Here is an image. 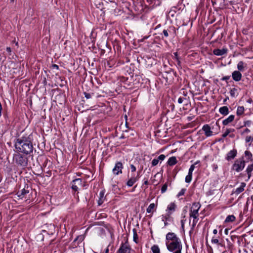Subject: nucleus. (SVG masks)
<instances>
[{"label": "nucleus", "instance_id": "nucleus-1", "mask_svg": "<svg viewBox=\"0 0 253 253\" xmlns=\"http://www.w3.org/2000/svg\"><path fill=\"white\" fill-rule=\"evenodd\" d=\"M15 147L17 151L26 154H30L33 150V146L30 136L17 138Z\"/></svg>", "mask_w": 253, "mask_h": 253}, {"label": "nucleus", "instance_id": "nucleus-2", "mask_svg": "<svg viewBox=\"0 0 253 253\" xmlns=\"http://www.w3.org/2000/svg\"><path fill=\"white\" fill-rule=\"evenodd\" d=\"M167 249L170 252L173 253H181L182 245L180 240L173 242H166Z\"/></svg>", "mask_w": 253, "mask_h": 253}, {"label": "nucleus", "instance_id": "nucleus-3", "mask_svg": "<svg viewBox=\"0 0 253 253\" xmlns=\"http://www.w3.org/2000/svg\"><path fill=\"white\" fill-rule=\"evenodd\" d=\"M14 160L20 167L25 168L28 166V158L26 156L18 153L13 157Z\"/></svg>", "mask_w": 253, "mask_h": 253}, {"label": "nucleus", "instance_id": "nucleus-4", "mask_svg": "<svg viewBox=\"0 0 253 253\" xmlns=\"http://www.w3.org/2000/svg\"><path fill=\"white\" fill-rule=\"evenodd\" d=\"M201 207L199 203H194L193 204L190 210V217L193 218H196L199 216V210Z\"/></svg>", "mask_w": 253, "mask_h": 253}, {"label": "nucleus", "instance_id": "nucleus-5", "mask_svg": "<svg viewBox=\"0 0 253 253\" xmlns=\"http://www.w3.org/2000/svg\"><path fill=\"white\" fill-rule=\"evenodd\" d=\"M245 166V162L243 160L239 159L235 161L233 166V169L239 172L243 169Z\"/></svg>", "mask_w": 253, "mask_h": 253}, {"label": "nucleus", "instance_id": "nucleus-6", "mask_svg": "<svg viewBox=\"0 0 253 253\" xmlns=\"http://www.w3.org/2000/svg\"><path fill=\"white\" fill-rule=\"evenodd\" d=\"M123 164L121 162H118L116 164L115 168L113 169L114 174L118 175L122 172Z\"/></svg>", "mask_w": 253, "mask_h": 253}, {"label": "nucleus", "instance_id": "nucleus-7", "mask_svg": "<svg viewBox=\"0 0 253 253\" xmlns=\"http://www.w3.org/2000/svg\"><path fill=\"white\" fill-rule=\"evenodd\" d=\"M167 242H173L180 240L174 233H169L166 235Z\"/></svg>", "mask_w": 253, "mask_h": 253}, {"label": "nucleus", "instance_id": "nucleus-8", "mask_svg": "<svg viewBox=\"0 0 253 253\" xmlns=\"http://www.w3.org/2000/svg\"><path fill=\"white\" fill-rule=\"evenodd\" d=\"M119 253H130V248L126 244H123L118 250Z\"/></svg>", "mask_w": 253, "mask_h": 253}, {"label": "nucleus", "instance_id": "nucleus-9", "mask_svg": "<svg viewBox=\"0 0 253 253\" xmlns=\"http://www.w3.org/2000/svg\"><path fill=\"white\" fill-rule=\"evenodd\" d=\"M82 179L80 178H77L74 180L72 181V188L75 191H77L78 189V186L82 185Z\"/></svg>", "mask_w": 253, "mask_h": 253}, {"label": "nucleus", "instance_id": "nucleus-10", "mask_svg": "<svg viewBox=\"0 0 253 253\" xmlns=\"http://www.w3.org/2000/svg\"><path fill=\"white\" fill-rule=\"evenodd\" d=\"M202 129L205 132V134L207 137L211 136L212 135L213 132L211 129V127L208 125H205Z\"/></svg>", "mask_w": 253, "mask_h": 253}, {"label": "nucleus", "instance_id": "nucleus-11", "mask_svg": "<svg viewBox=\"0 0 253 253\" xmlns=\"http://www.w3.org/2000/svg\"><path fill=\"white\" fill-rule=\"evenodd\" d=\"M232 77L234 81L238 82L241 80L242 74L239 71H235L232 73Z\"/></svg>", "mask_w": 253, "mask_h": 253}, {"label": "nucleus", "instance_id": "nucleus-12", "mask_svg": "<svg viewBox=\"0 0 253 253\" xmlns=\"http://www.w3.org/2000/svg\"><path fill=\"white\" fill-rule=\"evenodd\" d=\"M227 51V49L226 48H222L221 49H215L213 51V53L214 54L217 56H221L224 54H226Z\"/></svg>", "mask_w": 253, "mask_h": 253}, {"label": "nucleus", "instance_id": "nucleus-13", "mask_svg": "<svg viewBox=\"0 0 253 253\" xmlns=\"http://www.w3.org/2000/svg\"><path fill=\"white\" fill-rule=\"evenodd\" d=\"M139 177V173H138L137 176L131 177L127 182V185L129 187L132 186L134 184V183L138 180Z\"/></svg>", "mask_w": 253, "mask_h": 253}, {"label": "nucleus", "instance_id": "nucleus-14", "mask_svg": "<svg viewBox=\"0 0 253 253\" xmlns=\"http://www.w3.org/2000/svg\"><path fill=\"white\" fill-rule=\"evenodd\" d=\"M236 154L237 151L236 150H232L227 154L226 159L228 161L233 159L236 156Z\"/></svg>", "mask_w": 253, "mask_h": 253}, {"label": "nucleus", "instance_id": "nucleus-15", "mask_svg": "<svg viewBox=\"0 0 253 253\" xmlns=\"http://www.w3.org/2000/svg\"><path fill=\"white\" fill-rule=\"evenodd\" d=\"M246 184L245 182H242L239 187L237 188L234 193L236 194H239L244 190Z\"/></svg>", "mask_w": 253, "mask_h": 253}, {"label": "nucleus", "instance_id": "nucleus-16", "mask_svg": "<svg viewBox=\"0 0 253 253\" xmlns=\"http://www.w3.org/2000/svg\"><path fill=\"white\" fill-rule=\"evenodd\" d=\"M234 116L233 115H230L227 119L224 120L223 121L222 123L224 126H226L228 124L232 122L234 120Z\"/></svg>", "mask_w": 253, "mask_h": 253}, {"label": "nucleus", "instance_id": "nucleus-17", "mask_svg": "<svg viewBox=\"0 0 253 253\" xmlns=\"http://www.w3.org/2000/svg\"><path fill=\"white\" fill-rule=\"evenodd\" d=\"M219 111L220 114L223 115H227L229 113V109L227 106H223L220 107Z\"/></svg>", "mask_w": 253, "mask_h": 253}, {"label": "nucleus", "instance_id": "nucleus-18", "mask_svg": "<svg viewBox=\"0 0 253 253\" xmlns=\"http://www.w3.org/2000/svg\"><path fill=\"white\" fill-rule=\"evenodd\" d=\"M176 205L174 203H171L170 204H169L167 208V211H168V212H173L176 208Z\"/></svg>", "mask_w": 253, "mask_h": 253}, {"label": "nucleus", "instance_id": "nucleus-19", "mask_svg": "<svg viewBox=\"0 0 253 253\" xmlns=\"http://www.w3.org/2000/svg\"><path fill=\"white\" fill-rule=\"evenodd\" d=\"M176 163H177V160L175 157H170V158H169V159L168 161V164L169 166H173V165H175V164H176Z\"/></svg>", "mask_w": 253, "mask_h": 253}, {"label": "nucleus", "instance_id": "nucleus-20", "mask_svg": "<svg viewBox=\"0 0 253 253\" xmlns=\"http://www.w3.org/2000/svg\"><path fill=\"white\" fill-rule=\"evenodd\" d=\"M253 171V164L248 166L246 171L248 175V178H250L251 176V172Z\"/></svg>", "mask_w": 253, "mask_h": 253}, {"label": "nucleus", "instance_id": "nucleus-21", "mask_svg": "<svg viewBox=\"0 0 253 253\" xmlns=\"http://www.w3.org/2000/svg\"><path fill=\"white\" fill-rule=\"evenodd\" d=\"M235 220V217L233 215H228L226 219L225 220V222H233Z\"/></svg>", "mask_w": 253, "mask_h": 253}, {"label": "nucleus", "instance_id": "nucleus-22", "mask_svg": "<svg viewBox=\"0 0 253 253\" xmlns=\"http://www.w3.org/2000/svg\"><path fill=\"white\" fill-rule=\"evenodd\" d=\"M244 107L243 106H239L237 110V114L238 115H241L244 112Z\"/></svg>", "mask_w": 253, "mask_h": 253}, {"label": "nucleus", "instance_id": "nucleus-23", "mask_svg": "<svg viewBox=\"0 0 253 253\" xmlns=\"http://www.w3.org/2000/svg\"><path fill=\"white\" fill-rule=\"evenodd\" d=\"M28 189V187H27V189H25V188H24L23 189H22L20 191H19L18 193H20L19 196H23L27 193H28L29 192V190Z\"/></svg>", "mask_w": 253, "mask_h": 253}, {"label": "nucleus", "instance_id": "nucleus-24", "mask_svg": "<svg viewBox=\"0 0 253 253\" xmlns=\"http://www.w3.org/2000/svg\"><path fill=\"white\" fill-rule=\"evenodd\" d=\"M99 195H100V197L98 201V205H101L103 202L104 195V192H101L100 193Z\"/></svg>", "mask_w": 253, "mask_h": 253}, {"label": "nucleus", "instance_id": "nucleus-25", "mask_svg": "<svg viewBox=\"0 0 253 253\" xmlns=\"http://www.w3.org/2000/svg\"><path fill=\"white\" fill-rule=\"evenodd\" d=\"M244 63L243 61H240L237 65V68L239 71H243L244 69Z\"/></svg>", "mask_w": 253, "mask_h": 253}, {"label": "nucleus", "instance_id": "nucleus-26", "mask_svg": "<svg viewBox=\"0 0 253 253\" xmlns=\"http://www.w3.org/2000/svg\"><path fill=\"white\" fill-rule=\"evenodd\" d=\"M151 250L153 253H160V249L157 245H154L151 247Z\"/></svg>", "mask_w": 253, "mask_h": 253}, {"label": "nucleus", "instance_id": "nucleus-27", "mask_svg": "<svg viewBox=\"0 0 253 253\" xmlns=\"http://www.w3.org/2000/svg\"><path fill=\"white\" fill-rule=\"evenodd\" d=\"M155 205L154 203L151 204L148 208L147 209V212L148 213H151L153 212V210L155 208Z\"/></svg>", "mask_w": 253, "mask_h": 253}, {"label": "nucleus", "instance_id": "nucleus-28", "mask_svg": "<svg viewBox=\"0 0 253 253\" xmlns=\"http://www.w3.org/2000/svg\"><path fill=\"white\" fill-rule=\"evenodd\" d=\"M171 214V212H168L167 214L164 216H162V221H165V220H169L170 218V214Z\"/></svg>", "mask_w": 253, "mask_h": 253}, {"label": "nucleus", "instance_id": "nucleus-29", "mask_svg": "<svg viewBox=\"0 0 253 253\" xmlns=\"http://www.w3.org/2000/svg\"><path fill=\"white\" fill-rule=\"evenodd\" d=\"M192 174L188 172V174L185 177V182L189 183L192 180Z\"/></svg>", "mask_w": 253, "mask_h": 253}, {"label": "nucleus", "instance_id": "nucleus-30", "mask_svg": "<svg viewBox=\"0 0 253 253\" xmlns=\"http://www.w3.org/2000/svg\"><path fill=\"white\" fill-rule=\"evenodd\" d=\"M233 129H226L225 132L222 134L223 137H226L231 132L233 131Z\"/></svg>", "mask_w": 253, "mask_h": 253}, {"label": "nucleus", "instance_id": "nucleus-31", "mask_svg": "<svg viewBox=\"0 0 253 253\" xmlns=\"http://www.w3.org/2000/svg\"><path fill=\"white\" fill-rule=\"evenodd\" d=\"M133 241L135 243H137V240L138 239V236H137V233H136V231L135 229H134L133 230Z\"/></svg>", "mask_w": 253, "mask_h": 253}, {"label": "nucleus", "instance_id": "nucleus-32", "mask_svg": "<svg viewBox=\"0 0 253 253\" xmlns=\"http://www.w3.org/2000/svg\"><path fill=\"white\" fill-rule=\"evenodd\" d=\"M237 92V89L235 88H233L230 90V93L231 96L235 97L236 95V93Z\"/></svg>", "mask_w": 253, "mask_h": 253}, {"label": "nucleus", "instance_id": "nucleus-33", "mask_svg": "<svg viewBox=\"0 0 253 253\" xmlns=\"http://www.w3.org/2000/svg\"><path fill=\"white\" fill-rule=\"evenodd\" d=\"M245 156L247 157L248 159H250L252 157V153L248 151H245Z\"/></svg>", "mask_w": 253, "mask_h": 253}, {"label": "nucleus", "instance_id": "nucleus-34", "mask_svg": "<svg viewBox=\"0 0 253 253\" xmlns=\"http://www.w3.org/2000/svg\"><path fill=\"white\" fill-rule=\"evenodd\" d=\"M197 163H195L194 164L190 166V169H189V172H188L189 173L192 174V172H193V170H194V169H195V165L197 164Z\"/></svg>", "mask_w": 253, "mask_h": 253}, {"label": "nucleus", "instance_id": "nucleus-35", "mask_svg": "<svg viewBox=\"0 0 253 253\" xmlns=\"http://www.w3.org/2000/svg\"><path fill=\"white\" fill-rule=\"evenodd\" d=\"M167 187H168V185L167 183H165L162 187V189H161V192L162 193H165L166 191H167Z\"/></svg>", "mask_w": 253, "mask_h": 253}, {"label": "nucleus", "instance_id": "nucleus-36", "mask_svg": "<svg viewBox=\"0 0 253 253\" xmlns=\"http://www.w3.org/2000/svg\"><path fill=\"white\" fill-rule=\"evenodd\" d=\"M253 140V137L251 136H247L246 137V142H252Z\"/></svg>", "mask_w": 253, "mask_h": 253}, {"label": "nucleus", "instance_id": "nucleus-37", "mask_svg": "<svg viewBox=\"0 0 253 253\" xmlns=\"http://www.w3.org/2000/svg\"><path fill=\"white\" fill-rule=\"evenodd\" d=\"M198 217H196V218H193L192 225L193 228H194L195 226L196 223L198 222Z\"/></svg>", "mask_w": 253, "mask_h": 253}, {"label": "nucleus", "instance_id": "nucleus-38", "mask_svg": "<svg viewBox=\"0 0 253 253\" xmlns=\"http://www.w3.org/2000/svg\"><path fill=\"white\" fill-rule=\"evenodd\" d=\"M158 163H159V160L155 159L152 160V165L153 166H155L158 164Z\"/></svg>", "mask_w": 253, "mask_h": 253}, {"label": "nucleus", "instance_id": "nucleus-39", "mask_svg": "<svg viewBox=\"0 0 253 253\" xmlns=\"http://www.w3.org/2000/svg\"><path fill=\"white\" fill-rule=\"evenodd\" d=\"M185 189H182L181 190V191L178 193V195H177V197H180V196H182L183 195H184L185 192Z\"/></svg>", "mask_w": 253, "mask_h": 253}, {"label": "nucleus", "instance_id": "nucleus-40", "mask_svg": "<svg viewBox=\"0 0 253 253\" xmlns=\"http://www.w3.org/2000/svg\"><path fill=\"white\" fill-rule=\"evenodd\" d=\"M84 94L85 98L87 99H89L91 97V94H90V93L84 92Z\"/></svg>", "mask_w": 253, "mask_h": 253}, {"label": "nucleus", "instance_id": "nucleus-41", "mask_svg": "<svg viewBox=\"0 0 253 253\" xmlns=\"http://www.w3.org/2000/svg\"><path fill=\"white\" fill-rule=\"evenodd\" d=\"M165 157H165V156L164 155L162 154V155H160L159 156L158 159L159 160H159L163 161V160H164L165 159Z\"/></svg>", "mask_w": 253, "mask_h": 253}, {"label": "nucleus", "instance_id": "nucleus-42", "mask_svg": "<svg viewBox=\"0 0 253 253\" xmlns=\"http://www.w3.org/2000/svg\"><path fill=\"white\" fill-rule=\"evenodd\" d=\"M163 33L166 37H168L169 36V33L167 30H164Z\"/></svg>", "mask_w": 253, "mask_h": 253}, {"label": "nucleus", "instance_id": "nucleus-43", "mask_svg": "<svg viewBox=\"0 0 253 253\" xmlns=\"http://www.w3.org/2000/svg\"><path fill=\"white\" fill-rule=\"evenodd\" d=\"M130 169H131V170L132 172H134L136 170V168L133 165H130Z\"/></svg>", "mask_w": 253, "mask_h": 253}, {"label": "nucleus", "instance_id": "nucleus-44", "mask_svg": "<svg viewBox=\"0 0 253 253\" xmlns=\"http://www.w3.org/2000/svg\"><path fill=\"white\" fill-rule=\"evenodd\" d=\"M211 242L212 243H214V244H218V242H219V241L217 239H214L213 238L211 240Z\"/></svg>", "mask_w": 253, "mask_h": 253}, {"label": "nucleus", "instance_id": "nucleus-45", "mask_svg": "<svg viewBox=\"0 0 253 253\" xmlns=\"http://www.w3.org/2000/svg\"><path fill=\"white\" fill-rule=\"evenodd\" d=\"M174 58L177 60L178 63H179L180 62H179V59H178V57L177 53V52L174 53Z\"/></svg>", "mask_w": 253, "mask_h": 253}, {"label": "nucleus", "instance_id": "nucleus-46", "mask_svg": "<svg viewBox=\"0 0 253 253\" xmlns=\"http://www.w3.org/2000/svg\"><path fill=\"white\" fill-rule=\"evenodd\" d=\"M230 76H225V77L222 78V80H223V81H224V80H229L230 79Z\"/></svg>", "mask_w": 253, "mask_h": 253}, {"label": "nucleus", "instance_id": "nucleus-47", "mask_svg": "<svg viewBox=\"0 0 253 253\" xmlns=\"http://www.w3.org/2000/svg\"><path fill=\"white\" fill-rule=\"evenodd\" d=\"M250 131V129L248 128H246L244 131L243 132V133H249Z\"/></svg>", "mask_w": 253, "mask_h": 253}, {"label": "nucleus", "instance_id": "nucleus-48", "mask_svg": "<svg viewBox=\"0 0 253 253\" xmlns=\"http://www.w3.org/2000/svg\"><path fill=\"white\" fill-rule=\"evenodd\" d=\"M183 99H182V97H179V98L178 99V102L179 103H180H180H182V102H183Z\"/></svg>", "mask_w": 253, "mask_h": 253}, {"label": "nucleus", "instance_id": "nucleus-49", "mask_svg": "<svg viewBox=\"0 0 253 253\" xmlns=\"http://www.w3.org/2000/svg\"><path fill=\"white\" fill-rule=\"evenodd\" d=\"M52 67L54 68H56V69H58V66L56 65V64H53L52 65Z\"/></svg>", "mask_w": 253, "mask_h": 253}, {"label": "nucleus", "instance_id": "nucleus-50", "mask_svg": "<svg viewBox=\"0 0 253 253\" xmlns=\"http://www.w3.org/2000/svg\"><path fill=\"white\" fill-rule=\"evenodd\" d=\"M6 51H8V52H11V50L10 47H7L6 48Z\"/></svg>", "mask_w": 253, "mask_h": 253}, {"label": "nucleus", "instance_id": "nucleus-51", "mask_svg": "<svg viewBox=\"0 0 253 253\" xmlns=\"http://www.w3.org/2000/svg\"><path fill=\"white\" fill-rule=\"evenodd\" d=\"M217 233V230L216 229H214L213 231V233L214 234H216Z\"/></svg>", "mask_w": 253, "mask_h": 253}, {"label": "nucleus", "instance_id": "nucleus-52", "mask_svg": "<svg viewBox=\"0 0 253 253\" xmlns=\"http://www.w3.org/2000/svg\"><path fill=\"white\" fill-rule=\"evenodd\" d=\"M164 224H165V226H166L167 225H168V223L166 221H165Z\"/></svg>", "mask_w": 253, "mask_h": 253}, {"label": "nucleus", "instance_id": "nucleus-53", "mask_svg": "<svg viewBox=\"0 0 253 253\" xmlns=\"http://www.w3.org/2000/svg\"><path fill=\"white\" fill-rule=\"evenodd\" d=\"M148 183V182L147 180L145 181L144 182V184H145V185H147Z\"/></svg>", "mask_w": 253, "mask_h": 253}, {"label": "nucleus", "instance_id": "nucleus-54", "mask_svg": "<svg viewBox=\"0 0 253 253\" xmlns=\"http://www.w3.org/2000/svg\"><path fill=\"white\" fill-rule=\"evenodd\" d=\"M13 42H14V43H15V44H16V45H18V42H16V41H15V40H14V41H13Z\"/></svg>", "mask_w": 253, "mask_h": 253}, {"label": "nucleus", "instance_id": "nucleus-55", "mask_svg": "<svg viewBox=\"0 0 253 253\" xmlns=\"http://www.w3.org/2000/svg\"><path fill=\"white\" fill-rule=\"evenodd\" d=\"M181 224H182V227H183V226H184V223H183V221H182V220L181 221Z\"/></svg>", "mask_w": 253, "mask_h": 253}, {"label": "nucleus", "instance_id": "nucleus-56", "mask_svg": "<svg viewBox=\"0 0 253 253\" xmlns=\"http://www.w3.org/2000/svg\"><path fill=\"white\" fill-rule=\"evenodd\" d=\"M109 250L108 249H106L105 253H108Z\"/></svg>", "mask_w": 253, "mask_h": 253}, {"label": "nucleus", "instance_id": "nucleus-57", "mask_svg": "<svg viewBox=\"0 0 253 253\" xmlns=\"http://www.w3.org/2000/svg\"><path fill=\"white\" fill-rule=\"evenodd\" d=\"M12 1H13L14 0H11Z\"/></svg>", "mask_w": 253, "mask_h": 253}]
</instances>
